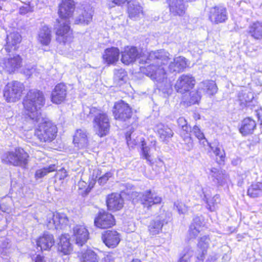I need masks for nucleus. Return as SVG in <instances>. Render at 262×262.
Masks as SVG:
<instances>
[{
  "label": "nucleus",
  "mask_w": 262,
  "mask_h": 262,
  "mask_svg": "<svg viewBox=\"0 0 262 262\" xmlns=\"http://www.w3.org/2000/svg\"><path fill=\"white\" fill-rule=\"evenodd\" d=\"M86 109L89 110V115L94 117L93 125L97 129L98 135L101 137L106 136L108 133L110 127L107 115L100 109L95 107H86L84 108V112L86 111Z\"/></svg>",
  "instance_id": "20e7f679"
},
{
  "label": "nucleus",
  "mask_w": 262,
  "mask_h": 262,
  "mask_svg": "<svg viewBox=\"0 0 262 262\" xmlns=\"http://www.w3.org/2000/svg\"><path fill=\"white\" fill-rule=\"evenodd\" d=\"M186 67V59L184 57L179 56L173 59L172 62H170L168 68L171 72H181Z\"/></svg>",
  "instance_id": "72a5a7b5"
},
{
  "label": "nucleus",
  "mask_w": 262,
  "mask_h": 262,
  "mask_svg": "<svg viewBox=\"0 0 262 262\" xmlns=\"http://www.w3.org/2000/svg\"><path fill=\"white\" fill-rule=\"evenodd\" d=\"M93 11L91 8L88 7L84 10H80L79 15L76 17L75 23L76 24H89L92 19Z\"/></svg>",
  "instance_id": "c756f323"
},
{
  "label": "nucleus",
  "mask_w": 262,
  "mask_h": 262,
  "mask_svg": "<svg viewBox=\"0 0 262 262\" xmlns=\"http://www.w3.org/2000/svg\"><path fill=\"white\" fill-rule=\"evenodd\" d=\"M121 61L125 65L131 63V47L127 46L122 53Z\"/></svg>",
  "instance_id": "49530a36"
},
{
  "label": "nucleus",
  "mask_w": 262,
  "mask_h": 262,
  "mask_svg": "<svg viewBox=\"0 0 262 262\" xmlns=\"http://www.w3.org/2000/svg\"><path fill=\"white\" fill-rule=\"evenodd\" d=\"M37 245L41 250H49L54 244L55 241L52 234L45 233L37 240Z\"/></svg>",
  "instance_id": "b1692460"
},
{
  "label": "nucleus",
  "mask_w": 262,
  "mask_h": 262,
  "mask_svg": "<svg viewBox=\"0 0 262 262\" xmlns=\"http://www.w3.org/2000/svg\"><path fill=\"white\" fill-rule=\"evenodd\" d=\"M73 143L77 149H84L88 146L86 132L84 129H77L73 137Z\"/></svg>",
  "instance_id": "412c9836"
},
{
  "label": "nucleus",
  "mask_w": 262,
  "mask_h": 262,
  "mask_svg": "<svg viewBox=\"0 0 262 262\" xmlns=\"http://www.w3.org/2000/svg\"><path fill=\"white\" fill-rule=\"evenodd\" d=\"M113 176V173L108 171L105 173L98 179V183L100 185H104L106 183L110 178Z\"/></svg>",
  "instance_id": "864d4df0"
},
{
  "label": "nucleus",
  "mask_w": 262,
  "mask_h": 262,
  "mask_svg": "<svg viewBox=\"0 0 262 262\" xmlns=\"http://www.w3.org/2000/svg\"><path fill=\"white\" fill-rule=\"evenodd\" d=\"M201 92L198 90L196 91H192L190 94V100L189 103L190 104L198 103L201 98Z\"/></svg>",
  "instance_id": "09e8293b"
},
{
  "label": "nucleus",
  "mask_w": 262,
  "mask_h": 262,
  "mask_svg": "<svg viewBox=\"0 0 262 262\" xmlns=\"http://www.w3.org/2000/svg\"><path fill=\"white\" fill-rule=\"evenodd\" d=\"M162 198L150 190L146 191L144 193L132 192V202H140L144 207L149 209L152 205L160 204Z\"/></svg>",
  "instance_id": "6e6552de"
},
{
  "label": "nucleus",
  "mask_w": 262,
  "mask_h": 262,
  "mask_svg": "<svg viewBox=\"0 0 262 262\" xmlns=\"http://www.w3.org/2000/svg\"><path fill=\"white\" fill-rule=\"evenodd\" d=\"M208 17L211 23L218 24L228 19L227 9L222 6H215L209 9Z\"/></svg>",
  "instance_id": "f8f14e48"
},
{
  "label": "nucleus",
  "mask_w": 262,
  "mask_h": 262,
  "mask_svg": "<svg viewBox=\"0 0 262 262\" xmlns=\"http://www.w3.org/2000/svg\"><path fill=\"white\" fill-rule=\"evenodd\" d=\"M198 89L201 93H203L209 96L215 94L217 91V86L212 80H206L200 82Z\"/></svg>",
  "instance_id": "bb28decb"
},
{
  "label": "nucleus",
  "mask_w": 262,
  "mask_h": 262,
  "mask_svg": "<svg viewBox=\"0 0 262 262\" xmlns=\"http://www.w3.org/2000/svg\"><path fill=\"white\" fill-rule=\"evenodd\" d=\"M67 176V172L64 168L61 169L56 174V177L61 180L64 179Z\"/></svg>",
  "instance_id": "bf43d9fd"
},
{
  "label": "nucleus",
  "mask_w": 262,
  "mask_h": 262,
  "mask_svg": "<svg viewBox=\"0 0 262 262\" xmlns=\"http://www.w3.org/2000/svg\"><path fill=\"white\" fill-rule=\"evenodd\" d=\"M126 139L127 145L129 146L131 141V132H127L126 134Z\"/></svg>",
  "instance_id": "338daca9"
},
{
  "label": "nucleus",
  "mask_w": 262,
  "mask_h": 262,
  "mask_svg": "<svg viewBox=\"0 0 262 262\" xmlns=\"http://www.w3.org/2000/svg\"><path fill=\"white\" fill-rule=\"evenodd\" d=\"M169 12L173 16H183L186 12L187 7L184 0H167Z\"/></svg>",
  "instance_id": "dca6fc26"
},
{
  "label": "nucleus",
  "mask_w": 262,
  "mask_h": 262,
  "mask_svg": "<svg viewBox=\"0 0 262 262\" xmlns=\"http://www.w3.org/2000/svg\"><path fill=\"white\" fill-rule=\"evenodd\" d=\"M29 156L23 148H18L13 151L5 152L1 157L2 162L7 165L26 168Z\"/></svg>",
  "instance_id": "39448f33"
},
{
  "label": "nucleus",
  "mask_w": 262,
  "mask_h": 262,
  "mask_svg": "<svg viewBox=\"0 0 262 262\" xmlns=\"http://www.w3.org/2000/svg\"><path fill=\"white\" fill-rule=\"evenodd\" d=\"M209 147L217 157L220 158L221 161H223L225 158V154L222 146L216 142L209 144Z\"/></svg>",
  "instance_id": "37998d69"
},
{
  "label": "nucleus",
  "mask_w": 262,
  "mask_h": 262,
  "mask_svg": "<svg viewBox=\"0 0 262 262\" xmlns=\"http://www.w3.org/2000/svg\"><path fill=\"white\" fill-rule=\"evenodd\" d=\"M25 87L24 84L17 81L8 83L4 89V97L8 102H15L21 98Z\"/></svg>",
  "instance_id": "0eeeda50"
},
{
  "label": "nucleus",
  "mask_w": 262,
  "mask_h": 262,
  "mask_svg": "<svg viewBox=\"0 0 262 262\" xmlns=\"http://www.w3.org/2000/svg\"><path fill=\"white\" fill-rule=\"evenodd\" d=\"M57 224V222L54 219V213H53L51 217H48L47 226L49 229H58Z\"/></svg>",
  "instance_id": "5fc2aeb1"
},
{
  "label": "nucleus",
  "mask_w": 262,
  "mask_h": 262,
  "mask_svg": "<svg viewBox=\"0 0 262 262\" xmlns=\"http://www.w3.org/2000/svg\"><path fill=\"white\" fill-rule=\"evenodd\" d=\"M21 41V36L16 32L11 33L7 35L6 39V45L5 50L7 52H10L12 50H15L17 48L16 45Z\"/></svg>",
  "instance_id": "7c9ffc66"
},
{
  "label": "nucleus",
  "mask_w": 262,
  "mask_h": 262,
  "mask_svg": "<svg viewBox=\"0 0 262 262\" xmlns=\"http://www.w3.org/2000/svg\"><path fill=\"white\" fill-rule=\"evenodd\" d=\"M255 114L257 116L258 119L260 121V125L262 126V110H255Z\"/></svg>",
  "instance_id": "e2e57ef3"
},
{
  "label": "nucleus",
  "mask_w": 262,
  "mask_h": 262,
  "mask_svg": "<svg viewBox=\"0 0 262 262\" xmlns=\"http://www.w3.org/2000/svg\"><path fill=\"white\" fill-rule=\"evenodd\" d=\"M165 214L157 216L155 220L151 221L148 226V231L151 235H155L159 234L162 229L165 222Z\"/></svg>",
  "instance_id": "5701e85b"
},
{
  "label": "nucleus",
  "mask_w": 262,
  "mask_h": 262,
  "mask_svg": "<svg viewBox=\"0 0 262 262\" xmlns=\"http://www.w3.org/2000/svg\"><path fill=\"white\" fill-rule=\"evenodd\" d=\"M74 8L72 0H62L59 6L58 14L60 19H57L58 25L56 28V40L60 43L65 44L73 38L68 19L72 16Z\"/></svg>",
  "instance_id": "f03ea898"
},
{
  "label": "nucleus",
  "mask_w": 262,
  "mask_h": 262,
  "mask_svg": "<svg viewBox=\"0 0 262 262\" xmlns=\"http://www.w3.org/2000/svg\"><path fill=\"white\" fill-rule=\"evenodd\" d=\"M104 260L105 262H115V259L112 255H107Z\"/></svg>",
  "instance_id": "69168bd1"
},
{
  "label": "nucleus",
  "mask_w": 262,
  "mask_h": 262,
  "mask_svg": "<svg viewBox=\"0 0 262 262\" xmlns=\"http://www.w3.org/2000/svg\"><path fill=\"white\" fill-rule=\"evenodd\" d=\"M201 219L197 216L193 219L189 229V235L191 238H195L203 230Z\"/></svg>",
  "instance_id": "e433bc0d"
},
{
  "label": "nucleus",
  "mask_w": 262,
  "mask_h": 262,
  "mask_svg": "<svg viewBox=\"0 0 262 262\" xmlns=\"http://www.w3.org/2000/svg\"><path fill=\"white\" fill-rule=\"evenodd\" d=\"M127 2L129 3L128 0H112V4H110L109 6L110 7H113L115 5H121Z\"/></svg>",
  "instance_id": "052dcab7"
},
{
  "label": "nucleus",
  "mask_w": 262,
  "mask_h": 262,
  "mask_svg": "<svg viewBox=\"0 0 262 262\" xmlns=\"http://www.w3.org/2000/svg\"><path fill=\"white\" fill-rule=\"evenodd\" d=\"M51 30L47 26L42 27L38 34L37 40L44 46L48 45L51 40Z\"/></svg>",
  "instance_id": "f704fd0d"
},
{
  "label": "nucleus",
  "mask_w": 262,
  "mask_h": 262,
  "mask_svg": "<svg viewBox=\"0 0 262 262\" xmlns=\"http://www.w3.org/2000/svg\"><path fill=\"white\" fill-rule=\"evenodd\" d=\"M33 11V7L28 4H26V6H22L19 8V13L21 14H25L27 13L32 12Z\"/></svg>",
  "instance_id": "13d9d810"
},
{
  "label": "nucleus",
  "mask_w": 262,
  "mask_h": 262,
  "mask_svg": "<svg viewBox=\"0 0 262 262\" xmlns=\"http://www.w3.org/2000/svg\"><path fill=\"white\" fill-rule=\"evenodd\" d=\"M169 54L164 50L152 51L148 54L147 61L145 63L154 62L146 67H141V72L156 81L159 84V89L163 90L171 88V82L167 78L164 66L168 63Z\"/></svg>",
  "instance_id": "f257e3e1"
},
{
  "label": "nucleus",
  "mask_w": 262,
  "mask_h": 262,
  "mask_svg": "<svg viewBox=\"0 0 262 262\" xmlns=\"http://www.w3.org/2000/svg\"><path fill=\"white\" fill-rule=\"evenodd\" d=\"M217 255H215L213 256H210L207 260V262H214L217 258Z\"/></svg>",
  "instance_id": "774afa93"
},
{
  "label": "nucleus",
  "mask_w": 262,
  "mask_h": 262,
  "mask_svg": "<svg viewBox=\"0 0 262 262\" xmlns=\"http://www.w3.org/2000/svg\"><path fill=\"white\" fill-rule=\"evenodd\" d=\"M55 165H51L48 167H45L37 170L35 172V177L37 179L41 178L45 176L49 172L55 170Z\"/></svg>",
  "instance_id": "c03bdc74"
},
{
  "label": "nucleus",
  "mask_w": 262,
  "mask_h": 262,
  "mask_svg": "<svg viewBox=\"0 0 262 262\" xmlns=\"http://www.w3.org/2000/svg\"><path fill=\"white\" fill-rule=\"evenodd\" d=\"M184 141L185 142L184 148L185 149L188 151L190 150L193 148V145L192 139L188 133L186 134V135L184 138Z\"/></svg>",
  "instance_id": "6e6d98bb"
},
{
  "label": "nucleus",
  "mask_w": 262,
  "mask_h": 262,
  "mask_svg": "<svg viewBox=\"0 0 262 262\" xmlns=\"http://www.w3.org/2000/svg\"><path fill=\"white\" fill-rule=\"evenodd\" d=\"M196 191L199 193L200 198L206 202L208 209L211 211H214L220 203V195L216 194L213 198L209 199L210 190L207 187L202 188L200 186L196 187Z\"/></svg>",
  "instance_id": "1a4fd4ad"
},
{
  "label": "nucleus",
  "mask_w": 262,
  "mask_h": 262,
  "mask_svg": "<svg viewBox=\"0 0 262 262\" xmlns=\"http://www.w3.org/2000/svg\"><path fill=\"white\" fill-rule=\"evenodd\" d=\"M38 127L35 130L34 135L42 142H50L55 139L57 129L51 121L42 117L39 121Z\"/></svg>",
  "instance_id": "423d86ee"
},
{
  "label": "nucleus",
  "mask_w": 262,
  "mask_h": 262,
  "mask_svg": "<svg viewBox=\"0 0 262 262\" xmlns=\"http://www.w3.org/2000/svg\"><path fill=\"white\" fill-rule=\"evenodd\" d=\"M195 84V78L191 75L183 74L177 80L174 87L177 92L184 94L190 91Z\"/></svg>",
  "instance_id": "9d476101"
},
{
  "label": "nucleus",
  "mask_w": 262,
  "mask_h": 262,
  "mask_svg": "<svg viewBox=\"0 0 262 262\" xmlns=\"http://www.w3.org/2000/svg\"><path fill=\"white\" fill-rule=\"evenodd\" d=\"M74 238L78 246L84 245L89 238V233L85 227L76 225L73 229Z\"/></svg>",
  "instance_id": "f3484780"
},
{
  "label": "nucleus",
  "mask_w": 262,
  "mask_h": 262,
  "mask_svg": "<svg viewBox=\"0 0 262 262\" xmlns=\"http://www.w3.org/2000/svg\"><path fill=\"white\" fill-rule=\"evenodd\" d=\"M67 96V86L63 83L56 85L51 94V101L55 104L63 102Z\"/></svg>",
  "instance_id": "aec40b11"
},
{
  "label": "nucleus",
  "mask_w": 262,
  "mask_h": 262,
  "mask_svg": "<svg viewBox=\"0 0 262 262\" xmlns=\"http://www.w3.org/2000/svg\"><path fill=\"white\" fill-rule=\"evenodd\" d=\"M95 184V182L94 181H91L89 183V185H88V187L86 188L85 194H88L90 192L92 188H93Z\"/></svg>",
  "instance_id": "0e129e2a"
},
{
  "label": "nucleus",
  "mask_w": 262,
  "mask_h": 262,
  "mask_svg": "<svg viewBox=\"0 0 262 262\" xmlns=\"http://www.w3.org/2000/svg\"><path fill=\"white\" fill-rule=\"evenodd\" d=\"M210 176L212 178L214 183L219 185H223L227 182L228 179V176L225 171L215 168H212L210 169Z\"/></svg>",
  "instance_id": "473e14b6"
},
{
  "label": "nucleus",
  "mask_w": 262,
  "mask_h": 262,
  "mask_svg": "<svg viewBox=\"0 0 262 262\" xmlns=\"http://www.w3.org/2000/svg\"><path fill=\"white\" fill-rule=\"evenodd\" d=\"M106 204L108 210L112 211H116L122 208L124 201L120 194L112 193L106 196Z\"/></svg>",
  "instance_id": "2eb2a0df"
},
{
  "label": "nucleus",
  "mask_w": 262,
  "mask_h": 262,
  "mask_svg": "<svg viewBox=\"0 0 262 262\" xmlns=\"http://www.w3.org/2000/svg\"><path fill=\"white\" fill-rule=\"evenodd\" d=\"M210 238L207 236L201 237L198 242V249L196 252V261L203 262L205 255L207 253V249L209 245Z\"/></svg>",
  "instance_id": "6ab92c4d"
},
{
  "label": "nucleus",
  "mask_w": 262,
  "mask_h": 262,
  "mask_svg": "<svg viewBox=\"0 0 262 262\" xmlns=\"http://www.w3.org/2000/svg\"><path fill=\"white\" fill-rule=\"evenodd\" d=\"M238 100L242 106H247L254 98L251 92H242L238 95Z\"/></svg>",
  "instance_id": "a19ab883"
},
{
  "label": "nucleus",
  "mask_w": 262,
  "mask_h": 262,
  "mask_svg": "<svg viewBox=\"0 0 262 262\" xmlns=\"http://www.w3.org/2000/svg\"><path fill=\"white\" fill-rule=\"evenodd\" d=\"M250 36L256 40H262V23L256 21L252 23L248 28Z\"/></svg>",
  "instance_id": "c9c22d12"
},
{
  "label": "nucleus",
  "mask_w": 262,
  "mask_h": 262,
  "mask_svg": "<svg viewBox=\"0 0 262 262\" xmlns=\"http://www.w3.org/2000/svg\"><path fill=\"white\" fill-rule=\"evenodd\" d=\"M113 112L116 119L122 121L129 120L131 116V108L128 104L122 100L115 103Z\"/></svg>",
  "instance_id": "9b49d317"
},
{
  "label": "nucleus",
  "mask_w": 262,
  "mask_h": 262,
  "mask_svg": "<svg viewBox=\"0 0 262 262\" xmlns=\"http://www.w3.org/2000/svg\"><path fill=\"white\" fill-rule=\"evenodd\" d=\"M126 76V72L122 69H115L114 70V82L119 85L123 84L125 82Z\"/></svg>",
  "instance_id": "79ce46f5"
},
{
  "label": "nucleus",
  "mask_w": 262,
  "mask_h": 262,
  "mask_svg": "<svg viewBox=\"0 0 262 262\" xmlns=\"http://www.w3.org/2000/svg\"><path fill=\"white\" fill-rule=\"evenodd\" d=\"M193 255V251L189 249H185L183 252L182 256L180 258L179 262H190V258Z\"/></svg>",
  "instance_id": "8fccbe9b"
},
{
  "label": "nucleus",
  "mask_w": 262,
  "mask_h": 262,
  "mask_svg": "<svg viewBox=\"0 0 262 262\" xmlns=\"http://www.w3.org/2000/svg\"><path fill=\"white\" fill-rule=\"evenodd\" d=\"M139 143L141 148V156L145 159L147 163L149 164L153 163V159L150 152V148L146 145L144 139L143 137L140 138L136 141L135 140L134 141H132V144L136 145Z\"/></svg>",
  "instance_id": "393cba45"
},
{
  "label": "nucleus",
  "mask_w": 262,
  "mask_h": 262,
  "mask_svg": "<svg viewBox=\"0 0 262 262\" xmlns=\"http://www.w3.org/2000/svg\"><path fill=\"white\" fill-rule=\"evenodd\" d=\"M1 67L9 73H12L22 66V58L19 55H14L4 59L1 62Z\"/></svg>",
  "instance_id": "ddd939ff"
},
{
  "label": "nucleus",
  "mask_w": 262,
  "mask_h": 262,
  "mask_svg": "<svg viewBox=\"0 0 262 262\" xmlns=\"http://www.w3.org/2000/svg\"><path fill=\"white\" fill-rule=\"evenodd\" d=\"M78 256L80 262H99L100 259L98 254L91 249L82 250L78 253Z\"/></svg>",
  "instance_id": "cd10ccee"
},
{
  "label": "nucleus",
  "mask_w": 262,
  "mask_h": 262,
  "mask_svg": "<svg viewBox=\"0 0 262 262\" xmlns=\"http://www.w3.org/2000/svg\"><path fill=\"white\" fill-rule=\"evenodd\" d=\"M179 126L181 127L183 131L186 132V134L191 132V127L187 125L186 120L183 117H180L178 119Z\"/></svg>",
  "instance_id": "603ef678"
},
{
  "label": "nucleus",
  "mask_w": 262,
  "mask_h": 262,
  "mask_svg": "<svg viewBox=\"0 0 262 262\" xmlns=\"http://www.w3.org/2000/svg\"><path fill=\"white\" fill-rule=\"evenodd\" d=\"M72 246L70 242L69 235L62 234L58 244V250L64 255H68L72 251Z\"/></svg>",
  "instance_id": "2f4dec72"
},
{
  "label": "nucleus",
  "mask_w": 262,
  "mask_h": 262,
  "mask_svg": "<svg viewBox=\"0 0 262 262\" xmlns=\"http://www.w3.org/2000/svg\"><path fill=\"white\" fill-rule=\"evenodd\" d=\"M174 208L177 209L179 214H185L188 210L187 207L180 201L175 202L174 203Z\"/></svg>",
  "instance_id": "3c124183"
},
{
  "label": "nucleus",
  "mask_w": 262,
  "mask_h": 262,
  "mask_svg": "<svg viewBox=\"0 0 262 262\" xmlns=\"http://www.w3.org/2000/svg\"><path fill=\"white\" fill-rule=\"evenodd\" d=\"M192 132L195 137L200 140V143L204 146L209 144L205 138L204 134L201 132L199 126L196 125L194 126Z\"/></svg>",
  "instance_id": "a18cd8bd"
},
{
  "label": "nucleus",
  "mask_w": 262,
  "mask_h": 262,
  "mask_svg": "<svg viewBox=\"0 0 262 262\" xmlns=\"http://www.w3.org/2000/svg\"><path fill=\"white\" fill-rule=\"evenodd\" d=\"M54 219L57 222L58 229L65 228L69 222L67 215L62 213H54Z\"/></svg>",
  "instance_id": "58836bf2"
},
{
  "label": "nucleus",
  "mask_w": 262,
  "mask_h": 262,
  "mask_svg": "<svg viewBox=\"0 0 262 262\" xmlns=\"http://www.w3.org/2000/svg\"><path fill=\"white\" fill-rule=\"evenodd\" d=\"M256 127L255 121L250 117L245 118L241 123L239 132L243 136L253 134Z\"/></svg>",
  "instance_id": "a878e982"
},
{
  "label": "nucleus",
  "mask_w": 262,
  "mask_h": 262,
  "mask_svg": "<svg viewBox=\"0 0 262 262\" xmlns=\"http://www.w3.org/2000/svg\"><path fill=\"white\" fill-rule=\"evenodd\" d=\"M141 53L142 51L140 49L132 46V63L134 61H136L137 58H140L142 56Z\"/></svg>",
  "instance_id": "4d7b16f0"
},
{
  "label": "nucleus",
  "mask_w": 262,
  "mask_h": 262,
  "mask_svg": "<svg viewBox=\"0 0 262 262\" xmlns=\"http://www.w3.org/2000/svg\"><path fill=\"white\" fill-rule=\"evenodd\" d=\"M94 224L100 228H108L115 224V219L112 214L104 211H100L94 220Z\"/></svg>",
  "instance_id": "4468645a"
},
{
  "label": "nucleus",
  "mask_w": 262,
  "mask_h": 262,
  "mask_svg": "<svg viewBox=\"0 0 262 262\" xmlns=\"http://www.w3.org/2000/svg\"><path fill=\"white\" fill-rule=\"evenodd\" d=\"M247 194L253 198L262 196V183L256 182L252 184L248 189Z\"/></svg>",
  "instance_id": "4c0bfd02"
},
{
  "label": "nucleus",
  "mask_w": 262,
  "mask_h": 262,
  "mask_svg": "<svg viewBox=\"0 0 262 262\" xmlns=\"http://www.w3.org/2000/svg\"><path fill=\"white\" fill-rule=\"evenodd\" d=\"M43 93L37 90H30L24 100V108L27 115L34 122H38L41 119L40 109L45 104Z\"/></svg>",
  "instance_id": "7ed1b4c3"
},
{
  "label": "nucleus",
  "mask_w": 262,
  "mask_h": 262,
  "mask_svg": "<svg viewBox=\"0 0 262 262\" xmlns=\"http://www.w3.org/2000/svg\"><path fill=\"white\" fill-rule=\"evenodd\" d=\"M40 69H37L36 66H27L24 69V73L25 75L29 76L33 74L37 76L40 73Z\"/></svg>",
  "instance_id": "de8ad7c7"
},
{
  "label": "nucleus",
  "mask_w": 262,
  "mask_h": 262,
  "mask_svg": "<svg viewBox=\"0 0 262 262\" xmlns=\"http://www.w3.org/2000/svg\"><path fill=\"white\" fill-rule=\"evenodd\" d=\"M78 186L80 190H83L84 194H85V190L86 187H88V183L81 180L78 182Z\"/></svg>",
  "instance_id": "680f3d73"
},
{
  "label": "nucleus",
  "mask_w": 262,
  "mask_h": 262,
  "mask_svg": "<svg viewBox=\"0 0 262 262\" xmlns=\"http://www.w3.org/2000/svg\"><path fill=\"white\" fill-rule=\"evenodd\" d=\"M144 16L143 8L138 2L132 4V19L137 20Z\"/></svg>",
  "instance_id": "ea45409f"
},
{
  "label": "nucleus",
  "mask_w": 262,
  "mask_h": 262,
  "mask_svg": "<svg viewBox=\"0 0 262 262\" xmlns=\"http://www.w3.org/2000/svg\"><path fill=\"white\" fill-rule=\"evenodd\" d=\"M103 243L109 248L116 247L120 241V235L116 231L108 230L102 236Z\"/></svg>",
  "instance_id": "a211bd4d"
},
{
  "label": "nucleus",
  "mask_w": 262,
  "mask_h": 262,
  "mask_svg": "<svg viewBox=\"0 0 262 262\" xmlns=\"http://www.w3.org/2000/svg\"><path fill=\"white\" fill-rule=\"evenodd\" d=\"M119 54V50L117 48H107L104 51L102 58L107 64H113L118 60Z\"/></svg>",
  "instance_id": "4be33fe9"
},
{
  "label": "nucleus",
  "mask_w": 262,
  "mask_h": 262,
  "mask_svg": "<svg viewBox=\"0 0 262 262\" xmlns=\"http://www.w3.org/2000/svg\"><path fill=\"white\" fill-rule=\"evenodd\" d=\"M156 129L160 140L167 143L173 135L172 130L167 125L160 123L156 126Z\"/></svg>",
  "instance_id": "c85d7f7f"
}]
</instances>
